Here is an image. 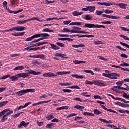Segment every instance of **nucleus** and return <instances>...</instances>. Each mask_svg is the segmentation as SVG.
Listing matches in <instances>:
<instances>
[{
	"mask_svg": "<svg viewBox=\"0 0 129 129\" xmlns=\"http://www.w3.org/2000/svg\"><path fill=\"white\" fill-rule=\"evenodd\" d=\"M72 47H73L74 48H84L85 47V45L84 44H79V45H72Z\"/></svg>",
	"mask_w": 129,
	"mask_h": 129,
	"instance_id": "b1692460",
	"label": "nucleus"
},
{
	"mask_svg": "<svg viewBox=\"0 0 129 129\" xmlns=\"http://www.w3.org/2000/svg\"><path fill=\"white\" fill-rule=\"evenodd\" d=\"M43 76L44 77H54V76H56V75L52 72H48L46 73H44L43 74Z\"/></svg>",
	"mask_w": 129,
	"mask_h": 129,
	"instance_id": "9b49d317",
	"label": "nucleus"
},
{
	"mask_svg": "<svg viewBox=\"0 0 129 129\" xmlns=\"http://www.w3.org/2000/svg\"><path fill=\"white\" fill-rule=\"evenodd\" d=\"M60 121H61V120H59L57 118H54L51 120V122H60Z\"/></svg>",
	"mask_w": 129,
	"mask_h": 129,
	"instance_id": "e2e57ef3",
	"label": "nucleus"
},
{
	"mask_svg": "<svg viewBox=\"0 0 129 129\" xmlns=\"http://www.w3.org/2000/svg\"><path fill=\"white\" fill-rule=\"evenodd\" d=\"M42 32H50L53 33L54 32L53 30H49V28H45L42 30Z\"/></svg>",
	"mask_w": 129,
	"mask_h": 129,
	"instance_id": "c03bdc74",
	"label": "nucleus"
},
{
	"mask_svg": "<svg viewBox=\"0 0 129 129\" xmlns=\"http://www.w3.org/2000/svg\"><path fill=\"white\" fill-rule=\"evenodd\" d=\"M100 106L101 107H102V108H103L104 110H106L107 111H109V112H113V113H116V114H118V112L111 109H107V108L105 107V106L103 105H100Z\"/></svg>",
	"mask_w": 129,
	"mask_h": 129,
	"instance_id": "9d476101",
	"label": "nucleus"
},
{
	"mask_svg": "<svg viewBox=\"0 0 129 129\" xmlns=\"http://www.w3.org/2000/svg\"><path fill=\"white\" fill-rule=\"evenodd\" d=\"M120 37L123 38V39H124V40H126L127 41H129V38L126 37V36H124L123 35H121Z\"/></svg>",
	"mask_w": 129,
	"mask_h": 129,
	"instance_id": "0e129e2a",
	"label": "nucleus"
},
{
	"mask_svg": "<svg viewBox=\"0 0 129 129\" xmlns=\"http://www.w3.org/2000/svg\"><path fill=\"white\" fill-rule=\"evenodd\" d=\"M49 45L51 46V48L52 49V50H59L60 47L55 45V44H52V43H49Z\"/></svg>",
	"mask_w": 129,
	"mask_h": 129,
	"instance_id": "a211bd4d",
	"label": "nucleus"
},
{
	"mask_svg": "<svg viewBox=\"0 0 129 129\" xmlns=\"http://www.w3.org/2000/svg\"><path fill=\"white\" fill-rule=\"evenodd\" d=\"M80 89V87L77 85L72 86V89Z\"/></svg>",
	"mask_w": 129,
	"mask_h": 129,
	"instance_id": "338daca9",
	"label": "nucleus"
},
{
	"mask_svg": "<svg viewBox=\"0 0 129 129\" xmlns=\"http://www.w3.org/2000/svg\"><path fill=\"white\" fill-rule=\"evenodd\" d=\"M115 88H118V89H122L123 90H126L127 91H129V87H127V88L124 87H121L120 86H114Z\"/></svg>",
	"mask_w": 129,
	"mask_h": 129,
	"instance_id": "5701e85b",
	"label": "nucleus"
},
{
	"mask_svg": "<svg viewBox=\"0 0 129 129\" xmlns=\"http://www.w3.org/2000/svg\"><path fill=\"white\" fill-rule=\"evenodd\" d=\"M32 64H34L35 65H40L41 63L38 60H33L32 61Z\"/></svg>",
	"mask_w": 129,
	"mask_h": 129,
	"instance_id": "4d7b16f0",
	"label": "nucleus"
},
{
	"mask_svg": "<svg viewBox=\"0 0 129 129\" xmlns=\"http://www.w3.org/2000/svg\"><path fill=\"white\" fill-rule=\"evenodd\" d=\"M25 124L26 122H25V121H22L21 122H20V124L18 125V128H22L23 126H24V127H25Z\"/></svg>",
	"mask_w": 129,
	"mask_h": 129,
	"instance_id": "4be33fe9",
	"label": "nucleus"
},
{
	"mask_svg": "<svg viewBox=\"0 0 129 129\" xmlns=\"http://www.w3.org/2000/svg\"><path fill=\"white\" fill-rule=\"evenodd\" d=\"M87 93H88V92H83L81 93V95H82L83 96H85V97H90V95H86L87 94Z\"/></svg>",
	"mask_w": 129,
	"mask_h": 129,
	"instance_id": "58836bf2",
	"label": "nucleus"
},
{
	"mask_svg": "<svg viewBox=\"0 0 129 129\" xmlns=\"http://www.w3.org/2000/svg\"><path fill=\"white\" fill-rule=\"evenodd\" d=\"M33 39H35V38H40L41 37V34H35L32 36Z\"/></svg>",
	"mask_w": 129,
	"mask_h": 129,
	"instance_id": "bf43d9fd",
	"label": "nucleus"
},
{
	"mask_svg": "<svg viewBox=\"0 0 129 129\" xmlns=\"http://www.w3.org/2000/svg\"><path fill=\"white\" fill-rule=\"evenodd\" d=\"M93 84H94V85H97V86H105V84L101 82L98 80H94L93 81Z\"/></svg>",
	"mask_w": 129,
	"mask_h": 129,
	"instance_id": "0eeeda50",
	"label": "nucleus"
},
{
	"mask_svg": "<svg viewBox=\"0 0 129 129\" xmlns=\"http://www.w3.org/2000/svg\"><path fill=\"white\" fill-rule=\"evenodd\" d=\"M104 13H105V14H112V13H113V10L106 9L104 11Z\"/></svg>",
	"mask_w": 129,
	"mask_h": 129,
	"instance_id": "37998d69",
	"label": "nucleus"
},
{
	"mask_svg": "<svg viewBox=\"0 0 129 129\" xmlns=\"http://www.w3.org/2000/svg\"><path fill=\"white\" fill-rule=\"evenodd\" d=\"M24 11V9H19L18 11H13V14H19V13H21V12H23Z\"/></svg>",
	"mask_w": 129,
	"mask_h": 129,
	"instance_id": "09e8293b",
	"label": "nucleus"
},
{
	"mask_svg": "<svg viewBox=\"0 0 129 129\" xmlns=\"http://www.w3.org/2000/svg\"><path fill=\"white\" fill-rule=\"evenodd\" d=\"M76 115H77V114H75V113H71L70 114H69L67 116V118H69L70 117H72L73 116H76Z\"/></svg>",
	"mask_w": 129,
	"mask_h": 129,
	"instance_id": "5fc2aeb1",
	"label": "nucleus"
},
{
	"mask_svg": "<svg viewBox=\"0 0 129 129\" xmlns=\"http://www.w3.org/2000/svg\"><path fill=\"white\" fill-rule=\"evenodd\" d=\"M85 84H90V85H92V84H93V82H91L90 81H88V80H86L85 81Z\"/></svg>",
	"mask_w": 129,
	"mask_h": 129,
	"instance_id": "603ef678",
	"label": "nucleus"
},
{
	"mask_svg": "<svg viewBox=\"0 0 129 129\" xmlns=\"http://www.w3.org/2000/svg\"><path fill=\"white\" fill-rule=\"evenodd\" d=\"M35 90L34 89H28L22 90L16 93V94H17L18 96H22V95H24L26 93L28 92H35Z\"/></svg>",
	"mask_w": 129,
	"mask_h": 129,
	"instance_id": "f03ea898",
	"label": "nucleus"
},
{
	"mask_svg": "<svg viewBox=\"0 0 129 129\" xmlns=\"http://www.w3.org/2000/svg\"><path fill=\"white\" fill-rule=\"evenodd\" d=\"M29 20H23V21H17V24H19V25H24V24H26V23H27V22H28Z\"/></svg>",
	"mask_w": 129,
	"mask_h": 129,
	"instance_id": "2f4dec72",
	"label": "nucleus"
},
{
	"mask_svg": "<svg viewBox=\"0 0 129 129\" xmlns=\"http://www.w3.org/2000/svg\"><path fill=\"white\" fill-rule=\"evenodd\" d=\"M120 29H121L122 31H124L125 32H129L128 28H125V27L120 26Z\"/></svg>",
	"mask_w": 129,
	"mask_h": 129,
	"instance_id": "6e6d98bb",
	"label": "nucleus"
},
{
	"mask_svg": "<svg viewBox=\"0 0 129 129\" xmlns=\"http://www.w3.org/2000/svg\"><path fill=\"white\" fill-rule=\"evenodd\" d=\"M74 108L76 109H78L79 110H82V109H84V106H82L79 105H77L74 106Z\"/></svg>",
	"mask_w": 129,
	"mask_h": 129,
	"instance_id": "393cba45",
	"label": "nucleus"
},
{
	"mask_svg": "<svg viewBox=\"0 0 129 129\" xmlns=\"http://www.w3.org/2000/svg\"><path fill=\"white\" fill-rule=\"evenodd\" d=\"M12 36H15V37H21L25 35V32H18L16 34L12 33Z\"/></svg>",
	"mask_w": 129,
	"mask_h": 129,
	"instance_id": "f3484780",
	"label": "nucleus"
},
{
	"mask_svg": "<svg viewBox=\"0 0 129 129\" xmlns=\"http://www.w3.org/2000/svg\"><path fill=\"white\" fill-rule=\"evenodd\" d=\"M36 58L37 59H45V55L44 54H36Z\"/></svg>",
	"mask_w": 129,
	"mask_h": 129,
	"instance_id": "7c9ffc66",
	"label": "nucleus"
},
{
	"mask_svg": "<svg viewBox=\"0 0 129 129\" xmlns=\"http://www.w3.org/2000/svg\"><path fill=\"white\" fill-rule=\"evenodd\" d=\"M123 103H121L120 102H116L115 103V105H118V106H121V107H122Z\"/></svg>",
	"mask_w": 129,
	"mask_h": 129,
	"instance_id": "3c124183",
	"label": "nucleus"
},
{
	"mask_svg": "<svg viewBox=\"0 0 129 129\" xmlns=\"http://www.w3.org/2000/svg\"><path fill=\"white\" fill-rule=\"evenodd\" d=\"M26 28L24 26H17L15 27L12 28L11 30H13V31H17L18 32H21L22 31H24Z\"/></svg>",
	"mask_w": 129,
	"mask_h": 129,
	"instance_id": "1a4fd4ad",
	"label": "nucleus"
},
{
	"mask_svg": "<svg viewBox=\"0 0 129 129\" xmlns=\"http://www.w3.org/2000/svg\"><path fill=\"white\" fill-rule=\"evenodd\" d=\"M123 97L126 98V99H129V95H127L126 93L124 92L123 94Z\"/></svg>",
	"mask_w": 129,
	"mask_h": 129,
	"instance_id": "de8ad7c7",
	"label": "nucleus"
},
{
	"mask_svg": "<svg viewBox=\"0 0 129 129\" xmlns=\"http://www.w3.org/2000/svg\"><path fill=\"white\" fill-rule=\"evenodd\" d=\"M110 75V73L107 74L105 73H103L102 74L103 76H105V77H107L108 78H109Z\"/></svg>",
	"mask_w": 129,
	"mask_h": 129,
	"instance_id": "052dcab7",
	"label": "nucleus"
},
{
	"mask_svg": "<svg viewBox=\"0 0 129 129\" xmlns=\"http://www.w3.org/2000/svg\"><path fill=\"white\" fill-rule=\"evenodd\" d=\"M114 5H117V6H119L121 9H126V6H127V4L124 3H114Z\"/></svg>",
	"mask_w": 129,
	"mask_h": 129,
	"instance_id": "f8f14e48",
	"label": "nucleus"
},
{
	"mask_svg": "<svg viewBox=\"0 0 129 129\" xmlns=\"http://www.w3.org/2000/svg\"><path fill=\"white\" fill-rule=\"evenodd\" d=\"M84 72H85L86 73H91L92 75H94V73L93 71L89 70H84Z\"/></svg>",
	"mask_w": 129,
	"mask_h": 129,
	"instance_id": "ea45409f",
	"label": "nucleus"
},
{
	"mask_svg": "<svg viewBox=\"0 0 129 129\" xmlns=\"http://www.w3.org/2000/svg\"><path fill=\"white\" fill-rule=\"evenodd\" d=\"M55 57H60V58H63V59H67L68 58V57H64V56H66V54L60 53H57L55 54Z\"/></svg>",
	"mask_w": 129,
	"mask_h": 129,
	"instance_id": "4468645a",
	"label": "nucleus"
},
{
	"mask_svg": "<svg viewBox=\"0 0 129 129\" xmlns=\"http://www.w3.org/2000/svg\"><path fill=\"white\" fill-rule=\"evenodd\" d=\"M101 23V24H112L111 21H102Z\"/></svg>",
	"mask_w": 129,
	"mask_h": 129,
	"instance_id": "774afa93",
	"label": "nucleus"
},
{
	"mask_svg": "<svg viewBox=\"0 0 129 129\" xmlns=\"http://www.w3.org/2000/svg\"><path fill=\"white\" fill-rule=\"evenodd\" d=\"M71 76H72V77H75V78H77L78 79H82L84 78V77L83 76H79L78 75V74H72Z\"/></svg>",
	"mask_w": 129,
	"mask_h": 129,
	"instance_id": "cd10ccee",
	"label": "nucleus"
},
{
	"mask_svg": "<svg viewBox=\"0 0 129 129\" xmlns=\"http://www.w3.org/2000/svg\"><path fill=\"white\" fill-rule=\"evenodd\" d=\"M56 45H58V46H59L60 47H64V44L63 43H61V42H57Z\"/></svg>",
	"mask_w": 129,
	"mask_h": 129,
	"instance_id": "69168bd1",
	"label": "nucleus"
},
{
	"mask_svg": "<svg viewBox=\"0 0 129 129\" xmlns=\"http://www.w3.org/2000/svg\"><path fill=\"white\" fill-rule=\"evenodd\" d=\"M83 115L87 116H95V115L94 114H92V113L89 112H83Z\"/></svg>",
	"mask_w": 129,
	"mask_h": 129,
	"instance_id": "bb28decb",
	"label": "nucleus"
},
{
	"mask_svg": "<svg viewBox=\"0 0 129 129\" xmlns=\"http://www.w3.org/2000/svg\"><path fill=\"white\" fill-rule=\"evenodd\" d=\"M83 14V12H79L78 11H74L72 12L73 16H81Z\"/></svg>",
	"mask_w": 129,
	"mask_h": 129,
	"instance_id": "aec40b11",
	"label": "nucleus"
},
{
	"mask_svg": "<svg viewBox=\"0 0 129 129\" xmlns=\"http://www.w3.org/2000/svg\"><path fill=\"white\" fill-rule=\"evenodd\" d=\"M49 36H50V34H48V33L41 34V37H42V39H43V40H45L46 39H48Z\"/></svg>",
	"mask_w": 129,
	"mask_h": 129,
	"instance_id": "2eb2a0df",
	"label": "nucleus"
},
{
	"mask_svg": "<svg viewBox=\"0 0 129 129\" xmlns=\"http://www.w3.org/2000/svg\"><path fill=\"white\" fill-rule=\"evenodd\" d=\"M47 120H51V119H53L54 118V116L53 115H49L47 117H46Z\"/></svg>",
	"mask_w": 129,
	"mask_h": 129,
	"instance_id": "8fccbe9b",
	"label": "nucleus"
},
{
	"mask_svg": "<svg viewBox=\"0 0 129 129\" xmlns=\"http://www.w3.org/2000/svg\"><path fill=\"white\" fill-rule=\"evenodd\" d=\"M10 79H12V81H17L18 79V77L16 76H11V77H9Z\"/></svg>",
	"mask_w": 129,
	"mask_h": 129,
	"instance_id": "a878e982",
	"label": "nucleus"
},
{
	"mask_svg": "<svg viewBox=\"0 0 129 129\" xmlns=\"http://www.w3.org/2000/svg\"><path fill=\"white\" fill-rule=\"evenodd\" d=\"M45 44H48V42H39L36 43V45L37 47H39V46H43V45Z\"/></svg>",
	"mask_w": 129,
	"mask_h": 129,
	"instance_id": "c9c22d12",
	"label": "nucleus"
},
{
	"mask_svg": "<svg viewBox=\"0 0 129 129\" xmlns=\"http://www.w3.org/2000/svg\"><path fill=\"white\" fill-rule=\"evenodd\" d=\"M54 127V124L51 123L46 125V128L52 129Z\"/></svg>",
	"mask_w": 129,
	"mask_h": 129,
	"instance_id": "e433bc0d",
	"label": "nucleus"
},
{
	"mask_svg": "<svg viewBox=\"0 0 129 129\" xmlns=\"http://www.w3.org/2000/svg\"><path fill=\"white\" fill-rule=\"evenodd\" d=\"M123 83V81H121L116 82V84H117V85H118V86H121V85H122Z\"/></svg>",
	"mask_w": 129,
	"mask_h": 129,
	"instance_id": "680f3d73",
	"label": "nucleus"
},
{
	"mask_svg": "<svg viewBox=\"0 0 129 129\" xmlns=\"http://www.w3.org/2000/svg\"><path fill=\"white\" fill-rule=\"evenodd\" d=\"M28 72L27 73H21L17 74H16V76H17L18 78H21V77H22V78H26L30 76L29 74H33V75H40V74H42L41 72H36L35 71H33V70H31L30 71H29V70H26L25 72Z\"/></svg>",
	"mask_w": 129,
	"mask_h": 129,
	"instance_id": "f257e3e1",
	"label": "nucleus"
},
{
	"mask_svg": "<svg viewBox=\"0 0 129 129\" xmlns=\"http://www.w3.org/2000/svg\"><path fill=\"white\" fill-rule=\"evenodd\" d=\"M120 44H121L122 45V46H123L124 47H126V48H128V49H129V45L124 43V42H120Z\"/></svg>",
	"mask_w": 129,
	"mask_h": 129,
	"instance_id": "49530a36",
	"label": "nucleus"
},
{
	"mask_svg": "<svg viewBox=\"0 0 129 129\" xmlns=\"http://www.w3.org/2000/svg\"><path fill=\"white\" fill-rule=\"evenodd\" d=\"M120 75L116 73H110L109 78L110 79H117V77H119Z\"/></svg>",
	"mask_w": 129,
	"mask_h": 129,
	"instance_id": "6e6552de",
	"label": "nucleus"
},
{
	"mask_svg": "<svg viewBox=\"0 0 129 129\" xmlns=\"http://www.w3.org/2000/svg\"><path fill=\"white\" fill-rule=\"evenodd\" d=\"M33 20H37L38 22H43V20L39 19V17H33L32 18L28 19V21H33Z\"/></svg>",
	"mask_w": 129,
	"mask_h": 129,
	"instance_id": "c85d7f7f",
	"label": "nucleus"
},
{
	"mask_svg": "<svg viewBox=\"0 0 129 129\" xmlns=\"http://www.w3.org/2000/svg\"><path fill=\"white\" fill-rule=\"evenodd\" d=\"M13 112V111H11L7 113L5 115H3L1 119L2 122H5V121H6L8 119V117H7V116L11 115V114H12Z\"/></svg>",
	"mask_w": 129,
	"mask_h": 129,
	"instance_id": "423d86ee",
	"label": "nucleus"
},
{
	"mask_svg": "<svg viewBox=\"0 0 129 129\" xmlns=\"http://www.w3.org/2000/svg\"><path fill=\"white\" fill-rule=\"evenodd\" d=\"M97 4H98V5H101V6H112L113 5V4L111 3L100 2H98Z\"/></svg>",
	"mask_w": 129,
	"mask_h": 129,
	"instance_id": "ddd939ff",
	"label": "nucleus"
},
{
	"mask_svg": "<svg viewBox=\"0 0 129 129\" xmlns=\"http://www.w3.org/2000/svg\"><path fill=\"white\" fill-rule=\"evenodd\" d=\"M93 112L94 114H96V115H99V114H101V113H102V112H101L98 109H94Z\"/></svg>",
	"mask_w": 129,
	"mask_h": 129,
	"instance_id": "473e14b6",
	"label": "nucleus"
},
{
	"mask_svg": "<svg viewBox=\"0 0 129 129\" xmlns=\"http://www.w3.org/2000/svg\"><path fill=\"white\" fill-rule=\"evenodd\" d=\"M118 111L119 112H120V113H127L128 114H129V111L127 110H118Z\"/></svg>",
	"mask_w": 129,
	"mask_h": 129,
	"instance_id": "f704fd0d",
	"label": "nucleus"
},
{
	"mask_svg": "<svg viewBox=\"0 0 129 129\" xmlns=\"http://www.w3.org/2000/svg\"><path fill=\"white\" fill-rule=\"evenodd\" d=\"M60 32L61 33H70V29L67 28H63V30H60Z\"/></svg>",
	"mask_w": 129,
	"mask_h": 129,
	"instance_id": "72a5a7b5",
	"label": "nucleus"
},
{
	"mask_svg": "<svg viewBox=\"0 0 129 129\" xmlns=\"http://www.w3.org/2000/svg\"><path fill=\"white\" fill-rule=\"evenodd\" d=\"M59 84L61 86H68V85H71V84L69 83H59Z\"/></svg>",
	"mask_w": 129,
	"mask_h": 129,
	"instance_id": "a19ab883",
	"label": "nucleus"
},
{
	"mask_svg": "<svg viewBox=\"0 0 129 129\" xmlns=\"http://www.w3.org/2000/svg\"><path fill=\"white\" fill-rule=\"evenodd\" d=\"M99 120L100 121H101L102 122H104V123H107V124L112 123V121L111 120H109L108 121L107 120L102 118H99Z\"/></svg>",
	"mask_w": 129,
	"mask_h": 129,
	"instance_id": "412c9836",
	"label": "nucleus"
},
{
	"mask_svg": "<svg viewBox=\"0 0 129 129\" xmlns=\"http://www.w3.org/2000/svg\"><path fill=\"white\" fill-rule=\"evenodd\" d=\"M85 19L87 21H90V20L92 19V17L91 15H90V14H87V15H86Z\"/></svg>",
	"mask_w": 129,
	"mask_h": 129,
	"instance_id": "c756f323",
	"label": "nucleus"
},
{
	"mask_svg": "<svg viewBox=\"0 0 129 129\" xmlns=\"http://www.w3.org/2000/svg\"><path fill=\"white\" fill-rule=\"evenodd\" d=\"M102 16L104 18H108V19H113V20H118V19H120V17L119 16L109 15L105 14H103Z\"/></svg>",
	"mask_w": 129,
	"mask_h": 129,
	"instance_id": "39448f33",
	"label": "nucleus"
},
{
	"mask_svg": "<svg viewBox=\"0 0 129 129\" xmlns=\"http://www.w3.org/2000/svg\"><path fill=\"white\" fill-rule=\"evenodd\" d=\"M95 10H96L95 6H86V8H82L81 11H83L84 12H87V11H89L90 13H93Z\"/></svg>",
	"mask_w": 129,
	"mask_h": 129,
	"instance_id": "20e7f679",
	"label": "nucleus"
},
{
	"mask_svg": "<svg viewBox=\"0 0 129 129\" xmlns=\"http://www.w3.org/2000/svg\"><path fill=\"white\" fill-rule=\"evenodd\" d=\"M25 69V67L24 66H17L13 69L14 71H16V70H24Z\"/></svg>",
	"mask_w": 129,
	"mask_h": 129,
	"instance_id": "6ab92c4d",
	"label": "nucleus"
},
{
	"mask_svg": "<svg viewBox=\"0 0 129 129\" xmlns=\"http://www.w3.org/2000/svg\"><path fill=\"white\" fill-rule=\"evenodd\" d=\"M113 99H115V100H121V101H122L124 103H129V101H126L125 99L120 97H114Z\"/></svg>",
	"mask_w": 129,
	"mask_h": 129,
	"instance_id": "dca6fc26",
	"label": "nucleus"
},
{
	"mask_svg": "<svg viewBox=\"0 0 129 129\" xmlns=\"http://www.w3.org/2000/svg\"><path fill=\"white\" fill-rule=\"evenodd\" d=\"M22 113H24V112H20V113H19L15 114L14 115H12V116L13 117H14V118H17V117H19V116H20V115L21 114H22Z\"/></svg>",
	"mask_w": 129,
	"mask_h": 129,
	"instance_id": "a18cd8bd",
	"label": "nucleus"
},
{
	"mask_svg": "<svg viewBox=\"0 0 129 129\" xmlns=\"http://www.w3.org/2000/svg\"><path fill=\"white\" fill-rule=\"evenodd\" d=\"M62 91H63V92H67L68 93H70L71 92H72V90L69 89H63Z\"/></svg>",
	"mask_w": 129,
	"mask_h": 129,
	"instance_id": "13d9d810",
	"label": "nucleus"
},
{
	"mask_svg": "<svg viewBox=\"0 0 129 129\" xmlns=\"http://www.w3.org/2000/svg\"><path fill=\"white\" fill-rule=\"evenodd\" d=\"M32 40H34V38L33 37V36H32L31 37H28L27 38L25 41L26 42H30V41H32Z\"/></svg>",
	"mask_w": 129,
	"mask_h": 129,
	"instance_id": "864d4df0",
	"label": "nucleus"
},
{
	"mask_svg": "<svg viewBox=\"0 0 129 129\" xmlns=\"http://www.w3.org/2000/svg\"><path fill=\"white\" fill-rule=\"evenodd\" d=\"M84 28H103V29H105L106 27L104 25H99L98 24H86L84 26Z\"/></svg>",
	"mask_w": 129,
	"mask_h": 129,
	"instance_id": "7ed1b4c3",
	"label": "nucleus"
},
{
	"mask_svg": "<svg viewBox=\"0 0 129 129\" xmlns=\"http://www.w3.org/2000/svg\"><path fill=\"white\" fill-rule=\"evenodd\" d=\"M10 111H11L10 110V109H5V110H4L3 111H2V112H1V113H2V114L3 115H5V114H6V113H7V112L8 113V112H10Z\"/></svg>",
	"mask_w": 129,
	"mask_h": 129,
	"instance_id": "79ce46f5",
	"label": "nucleus"
},
{
	"mask_svg": "<svg viewBox=\"0 0 129 129\" xmlns=\"http://www.w3.org/2000/svg\"><path fill=\"white\" fill-rule=\"evenodd\" d=\"M103 13H104V11H99V10L96 11V14L97 16H100V15H102Z\"/></svg>",
	"mask_w": 129,
	"mask_h": 129,
	"instance_id": "4c0bfd02",
	"label": "nucleus"
}]
</instances>
